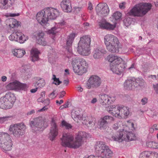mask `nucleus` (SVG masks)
Returning a JSON list of instances; mask_svg holds the SVG:
<instances>
[{
	"mask_svg": "<svg viewBox=\"0 0 158 158\" xmlns=\"http://www.w3.org/2000/svg\"><path fill=\"white\" fill-rule=\"evenodd\" d=\"M77 35V34L72 33L68 36L65 55L69 59L72 58L71 64L74 72L81 75L86 72L88 64L85 59L76 57L72 53V44Z\"/></svg>",
	"mask_w": 158,
	"mask_h": 158,
	"instance_id": "f257e3e1",
	"label": "nucleus"
},
{
	"mask_svg": "<svg viewBox=\"0 0 158 158\" xmlns=\"http://www.w3.org/2000/svg\"><path fill=\"white\" fill-rule=\"evenodd\" d=\"M89 136V135L86 133L80 131L78 132L74 139L72 134H64L61 139V144L65 147L77 148L81 146L83 140Z\"/></svg>",
	"mask_w": 158,
	"mask_h": 158,
	"instance_id": "f03ea898",
	"label": "nucleus"
},
{
	"mask_svg": "<svg viewBox=\"0 0 158 158\" xmlns=\"http://www.w3.org/2000/svg\"><path fill=\"white\" fill-rule=\"evenodd\" d=\"M95 148L96 153L100 156H95L91 155L85 156L83 158H111L113 156V152L103 141L97 142L95 146Z\"/></svg>",
	"mask_w": 158,
	"mask_h": 158,
	"instance_id": "7ed1b4c3",
	"label": "nucleus"
},
{
	"mask_svg": "<svg viewBox=\"0 0 158 158\" xmlns=\"http://www.w3.org/2000/svg\"><path fill=\"white\" fill-rule=\"evenodd\" d=\"M121 129H119L116 135L112 136L110 139L111 141L121 142L123 140L130 141L135 139V135L129 131V127L127 125H123Z\"/></svg>",
	"mask_w": 158,
	"mask_h": 158,
	"instance_id": "20e7f679",
	"label": "nucleus"
},
{
	"mask_svg": "<svg viewBox=\"0 0 158 158\" xmlns=\"http://www.w3.org/2000/svg\"><path fill=\"white\" fill-rule=\"evenodd\" d=\"M107 59L110 62V70L114 73L120 75L125 68L124 65L121 63L123 61L122 59L117 56L113 55H108Z\"/></svg>",
	"mask_w": 158,
	"mask_h": 158,
	"instance_id": "39448f33",
	"label": "nucleus"
},
{
	"mask_svg": "<svg viewBox=\"0 0 158 158\" xmlns=\"http://www.w3.org/2000/svg\"><path fill=\"white\" fill-rule=\"evenodd\" d=\"M104 43L106 49L112 53H118L121 45L119 43L118 38L111 34H107L104 38Z\"/></svg>",
	"mask_w": 158,
	"mask_h": 158,
	"instance_id": "423d86ee",
	"label": "nucleus"
},
{
	"mask_svg": "<svg viewBox=\"0 0 158 158\" xmlns=\"http://www.w3.org/2000/svg\"><path fill=\"white\" fill-rule=\"evenodd\" d=\"M107 111L114 116L127 118L130 114L129 108L121 105H112L106 108Z\"/></svg>",
	"mask_w": 158,
	"mask_h": 158,
	"instance_id": "0eeeda50",
	"label": "nucleus"
},
{
	"mask_svg": "<svg viewBox=\"0 0 158 158\" xmlns=\"http://www.w3.org/2000/svg\"><path fill=\"white\" fill-rule=\"evenodd\" d=\"M91 39L89 35L81 37L78 44L77 51L79 53L84 56H88L91 53L90 44Z\"/></svg>",
	"mask_w": 158,
	"mask_h": 158,
	"instance_id": "6e6552de",
	"label": "nucleus"
},
{
	"mask_svg": "<svg viewBox=\"0 0 158 158\" xmlns=\"http://www.w3.org/2000/svg\"><path fill=\"white\" fill-rule=\"evenodd\" d=\"M150 4L141 3L135 5L129 12L130 15L141 17L145 15L151 9Z\"/></svg>",
	"mask_w": 158,
	"mask_h": 158,
	"instance_id": "1a4fd4ad",
	"label": "nucleus"
},
{
	"mask_svg": "<svg viewBox=\"0 0 158 158\" xmlns=\"http://www.w3.org/2000/svg\"><path fill=\"white\" fill-rule=\"evenodd\" d=\"M16 100V97L13 94L6 93L0 98V107L3 109H8L12 108Z\"/></svg>",
	"mask_w": 158,
	"mask_h": 158,
	"instance_id": "9d476101",
	"label": "nucleus"
},
{
	"mask_svg": "<svg viewBox=\"0 0 158 158\" xmlns=\"http://www.w3.org/2000/svg\"><path fill=\"white\" fill-rule=\"evenodd\" d=\"M13 143L10 135L6 133H0V148L6 152L12 149Z\"/></svg>",
	"mask_w": 158,
	"mask_h": 158,
	"instance_id": "9b49d317",
	"label": "nucleus"
},
{
	"mask_svg": "<svg viewBox=\"0 0 158 158\" xmlns=\"http://www.w3.org/2000/svg\"><path fill=\"white\" fill-rule=\"evenodd\" d=\"M44 119L42 117L36 118L30 121V125L32 131L37 133L42 131L45 128Z\"/></svg>",
	"mask_w": 158,
	"mask_h": 158,
	"instance_id": "f8f14e48",
	"label": "nucleus"
},
{
	"mask_svg": "<svg viewBox=\"0 0 158 158\" xmlns=\"http://www.w3.org/2000/svg\"><path fill=\"white\" fill-rule=\"evenodd\" d=\"M26 129V126L24 124L20 123L10 125L9 130L10 134L18 137L24 135Z\"/></svg>",
	"mask_w": 158,
	"mask_h": 158,
	"instance_id": "ddd939ff",
	"label": "nucleus"
},
{
	"mask_svg": "<svg viewBox=\"0 0 158 158\" xmlns=\"http://www.w3.org/2000/svg\"><path fill=\"white\" fill-rule=\"evenodd\" d=\"M28 87V85L26 84L21 83L17 80L9 83L6 86V88L7 90L16 91H25Z\"/></svg>",
	"mask_w": 158,
	"mask_h": 158,
	"instance_id": "4468645a",
	"label": "nucleus"
},
{
	"mask_svg": "<svg viewBox=\"0 0 158 158\" xmlns=\"http://www.w3.org/2000/svg\"><path fill=\"white\" fill-rule=\"evenodd\" d=\"M101 79L98 76L92 75L88 79L85 84V87L88 89L98 88L101 85Z\"/></svg>",
	"mask_w": 158,
	"mask_h": 158,
	"instance_id": "2eb2a0df",
	"label": "nucleus"
},
{
	"mask_svg": "<svg viewBox=\"0 0 158 158\" xmlns=\"http://www.w3.org/2000/svg\"><path fill=\"white\" fill-rule=\"evenodd\" d=\"M9 38L11 41H15L23 44L28 39V37L20 31H16L13 32L9 36Z\"/></svg>",
	"mask_w": 158,
	"mask_h": 158,
	"instance_id": "dca6fc26",
	"label": "nucleus"
},
{
	"mask_svg": "<svg viewBox=\"0 0 158 158\" xmlns=\"http://www.w3.org/2000/svg\"><path fill=\"white\" fill-rule=\"evenodd\" d=\"M51 126L48 136L50 140L53 141L58 135L59 130L58 126L57 125L55 121L53 118H52Z\"/></svg>",
	"mask_w": 158,
	"mask_h": 158,
	"instance_id": "f3484780",
	"label": "nucleus"
},
{
	"mask_svg": "<svg viewBox=\"0 0 158 158\" xmlns=\"http://www.w3.org/2000/svg\"><path fill=\"white\" fill-rule=\"evenodd\" d=\"M97 14L102 17L107 15L109 12V9L108 5L106 3L99 4L96 7Z\"/></svg>",
	"mask_w": 158,
	"mask_h": 158,
	"instance_id": "a211bd4d",
	"label": "nucleus"
},
{
	"mask_svg": "<svg viewBox=\"0 0 158 158\" xmlns=\"http://www.w3.org/2000/svg\"><path fill=\"white\" fill-rule=\"evenodd\" d=\"M44 9L48 19H55L59 15L60 12L56 9L47 7Z\"/></svg>",
	"mask_w": 158,
	"mask_h": 158,
	"instance_id": "6ab92c4d",
	"label": "nucleus"
},
{
	"mask_svg": "<svg viewBox=\"0 0 158 158\" xmlns=\"http://www.w3.org/2000/svg\"><path fill=\"white\" fill-rule=\"evenodd\" d=\"M44 9L39 12L36 16V19L41 25L44 26L48 23V20Z\"/></svg>",
	"mask_w": 158,
	"mask_h": 158,
	"instance_id": "aec40b11",
	"label": "nucleus"
},
{
	"mask_svg": "<svg viewBox=\"0 0 158 158\" xmlns=\"http://www.w3.org/2000/svg\"><path fill=\"white\" fill-rule=\"evenodd\" d=\"M100 28L109 31L113 30L115 28L116 24H112L107 22L105 19H102L98 23Z\"/></svg>",
	"mask_w": 158,
	"mask_h": 158,
	"instance_id": "412c9836",
	"label": "nucleus"
},
{
	"mask_svg": "<svg viewBox=\"0 0 158 158\" xmlns=\"http://www.w3.org/2000/svg\"><path fill=\"white\" fill-rule=\"evenodd\" d=\"M114 120V118L112 116L106 115L101 118L98 120V124L101 129H105L108 123Z\"/></svg>",
	"mask_w": 158,
	"mask_h": 158,
	"instance_id": "4be33fe9",
	"label": "nucleus"
},
{
	"mask_svg": "<svg viewBox=\"0 0 158 158\" xmlns=\"http://www.w3.org/2000/svg\"><path fill=\"white\" fill-rule=\"evenodd\" d=\"M71 116L72 118L76 121V120L82 121V123L84 125H87V119L88 117L85 116L84 114H79L78 112L77 111H73L71 113Z\"/></svg>",
	"mask_w": 158,
	"mask_h": 158,
	"instance_id": "5701e85b",
	"label": "nucleus"
},
{
	"mask_svg": "<svg viewBox=\"0 0 158 158\" xmlns=\"http://www.w3.org/2000/svg\"><path fill=\"white\" fill-rule=\"evenodd\" d=\"M99 98L101 102L105 104H111L115 101L116 99L115 96H109L105 94H100Z\"/></svg>",
	"mask_w": 158,
	"mask_h": 158,
	"instance_id": "b1692460",
	"label": "nucleus"
},
{
	"mask_svg": "<svg viewBox=\"0 0 158 158\" xmlns=\"http://www.w3.org/2000/svg\"><path fill=\"white\" fill-rule=\"evenodd\" d=\"M65 22L64 20L61 21L56 24L54 27L48 30L47 31L48 34L53 35H56L60 31V28L65 25Z\"/></svg>",
	"mask_w": 158,
	"mask_h": 158,
	"instance_id": "393cba45",
	"label": "nucleus"
},
{
	"mask_svg": "<svg viewBox=\"0 0 158 158\" xmlns=\"http://www.w3.org/2000/svg\"><path fill=\"white\" fill-rule=\"evenodd\" d=\"M60 5L64 12L68 13L71 11L72 7L70 0H62Z\"/></svg>",
	"mask_w": 158,
	"mask_h": 158,
	"instance_id": "a878e982",
	"label": "nucleus"
},
{
	"mask_svg": "<svg viewBox=\"0 0 158 158\" xmlns=\"http://www.w3.org/2000/svg\"><path fill=\"white\" fill-rule=\"evenodd\" d=\"M106 51L104 48H95L93 52V56L95 60H98L102 58L103 54H106Z\"/></svg>",
	"mask_w": 158,
	"mask_h": 158,
	"instance_id": "bb28decb",
	"label": "nucleus"
},
{
	"mask_svg": "<svg viewBox=\"0 0 158 158\" xmlns=\"http://www.w3.org/2000/svg\"><path fill=\"white\" fill-rule=\"evenodd\" d=\"M40 53V52L37 49L33 48L31 51L30 55L31 61L35 62L38 60Z\"/></svg>",
	"mask_w": 158,
	"mask_h": 158,
	"instance_id": "cd10ccee",
	"label": "nucleus"
},
{
	"mask_svg": "<svg viewBox=\"0 0 158 158\" xmlns=\"http://www.w3.org/2000/svg\"><path fill=\"white\" fill-rule=\"evenodd\" d=\"M124 88L127 89H131L135 88L133 78L127 79L124 83Z\"/></svg>",
	"mask_w": 158,
	"mask_h": 158,
	"instance_id": "c85d7f7f",
	"label": "nucleus"
},
{
	"mask_svg": "<svg viewBox=\"0 0 158 158\" xmlns=\"http://www.w3.org/2000/svg\"><path fill=\"white\" fill-rule=\"evenodd\" d=\"M14 56L17 58H21L25 54V51L22 49H14L12 50Z\"/></svg>",
	"mask_w": 158,
	"mask_h": 158,
	"instance_id": "c756f323",
	"label": "nucleus"
},
{
	"mask_svg": "<svg viewBox=\"0 0 158 158\" xmlns=\"http://www.w3.org/2000/svg\"><path fill=\"white\" fill-rule=\"evenodd\" d=\"M14 3L13 0H1V5L2 9H7L12 6Z\"/></svg>",
	"mask_w": 158,
	"mask_h": 158,
	"instance_id": "7c9ffc66",
	"label": "nucleus"
},
{
	"mask_svg": "<svg viewBox=\"0 0 158 158\" xmlns=\"http://www.w3.org/2000/svg\"><path fill=\"white\" fill-rule=\"evenodd\" d=\"M36 37L37 42L39 44L45 46L46 42L44 38V33L42 32H39L37 34Z\"/></svg>",
	"mask_w": 158,
	"mask_h": 158,
	"instance_id": "2f4dec72",
	"label": "nucleus"
},
{
	"mask_svg": "<svg viewBox=\"0 0 158 158\" xmlns=\"http://www.w3.org/2000/svg\"><path fill=\"white\" fill-rule=\"evenodd\" d=\"M133 80L135 88L143 86L144 83V80L140 78L136 79L133 78Z\"/></svg>",
	"mask_w": 158,
	"mask_h": 158,
	"instance_id": "473e14b6",
	"label": "nucleus"
},
{
	"mask_svg": "<svg viewBox=\"0 0 158 158\" xmlns=\"http://www.w3.org/2000/svg\"><path fill=\"white\" fill-rule=\"evenodd\" d=\"M147 145L149 148L158 149V143L154 141L149 142L147 143Z\"/></svg>",
	"mask_w": 158,
	"mask_h": 158,
	"instance_id": "72a5a7b5",
	"label": "nucleus"
},
{
	"mask_svg": "<svg viewBox=\"0 0 158 158\" xmlns=\"http://www.w3.org/2000/svg\"><path fill=\"white\" fill-rule=\"evenodd\" d=\"M87 118V122L88 124L86 125L89 127V126H94L95 125L96 120L95 118L93 117H90L88 120V117Z\"/></svg>",
	"mask_w": 158,
	"mask_h": 158,
	"instance_id": "f704fd0d",
	"label": "nucleus"
},
{
	"mask_svg": "<svg viewBox=\"0 0 158 158\" xmlns=\"http://www.w3.org/2000/svg\"><path fill=\"white\" fill-rule=\"evenodd\" d=\"M12 21V23H11L9 24V26L10 28H13L15 27H18L19 25H20V23L19 22L17 21L15 19H11Z\"/></svg>",
	"mask_w": 158,
	"mask_h": 158,
	"instance_id": "c9c22d12",
	"label": "nucleus"
},
{
	"mask_svg": "<svg viewBox=\"0 0 158 158\" xmlns=\"http://www.w3.org/2000/svg\"><path fill=\"white\" fill-rule=\"evenodd\" d=\"M36 84L38 86V88H42L45 86V82L44 79H40L36 82Z\"/></svg>",
	"mask_w": 158,
	"mask_h": 158,
	"instance_id": "e433bc0d",
	"label": "nucleus"
},
{
	"mask_svg": "<svg viewBox=\"0 0 158 158\" xmlns=\"http://www.w3.org/2000/svg\"><path fill=\"white\" fill-rule=\"evenodd\" d=\"M61 125L62 127H64L67 129H71L72 127V126L70 124L64 120L62 122Z\"/></svg>",
	"mask_w": 158,
	"mask_h": 158,
	"instance_id": "4c0bfd02",
	"label": "nucleus"
},
{
	"mask_svg": "<svg viewBox=\"0 0 158 158\" xmlns=\"http://www.w3.org/2000/svg\"><path fill=\"white\" fill-rule=\"evenodd\" d=\"M52 79L54 81L53 83L55 85H59L62 83V82L60 81L59 78H57L56 76L55 75H53Z\"/></svg>",
	"mask_w": 158,
	"mask_h": 158,
	"instance_id": "58836bf2",
	"label": "nucleus"
},
{
	"mask_svg": "<svg viewBox=\"0 0 158 158\" xmlns=\"http://www.w3.org/2000/svg\"><path fill=\"white\" fill-rule=\"evenodd\" d=\"M122 14L118 11H116L112 15L113 17L115 20H118L121 18Z\"/></svg>",
	"mask_w": 158,
	"mask_h": 158,
	"instance_id": "ea45409f",
	"label": "nucleus"
},
{
	"mask_svg": "<svg viewBox=\"0 0 158 158\" xmlns=\"http://www.w3.org/2000/svg\"><path fill=\"white\" fill-rule=\"evenodd\" d=\"M148 152H149L150 154L148 155L149 157H150L151 158H152V157L154 156L156 158H157L158 156V154L157 152H155L151 151H147Z\"/></svg>",
	"mask_w": 158,
	"mask_h": 158,
	"instance_id": "a19ab883",
	"label": "nucleus"
},
{
	"mask_svg": "<svg viewBox=\"0 0 158 158\" xmlns=\"http://www.w3.org/2000/svg\"><path fill=\"white\" fill-rule=\"evenodd\" d=\"M150 154L147 151H145L141 153L139 156V158H148V155Z\"/></svg>",
	"mask_w": 158,
	"mask_h": 158,
	"instance_id": "79ce46f5",
	"label": "nucleus"
},
{
	"mask_svg": "<svg viewBox=\"0 0 158 158\" xmlns=\"http://www.w3.org/2000/svg\"><path fill=\"white\" fill-rule=\"evenodd\" d=\"M57 95V94L56 92V91L54 90L52 93L49 94V97L52 99H53Z\"/></svg>",
	"mask_w": 158,
	"mask_h": 158,
	"instance_id": "37998d69",
	"label": "nucleus"
},
{
	"mask_svg": "<svg viewBox=\"0 0 158 158\" xmlns=\"http://www.w3.org/2000/svg\"><path fill=\"white\" fill-rule=\"evenodd\" d=\"M20 14L19 13H9L6 14V16L7 17H14L16 16H18L20 15Z\"/></svg>",
	"mask_w": 158,
	"mask_h": 158,
	"instance_id": "c03bdc74",
	"label": "nucleus"
},
{
	"mask_svg": "<svg viewBox=\"0 0 158 158\" xmlns=\"http://www.w3.org/2000/svg\"><path fill=\"white\" fill-rule=\"evenodd\" d=\"M148 98L144 97L142 99L141 101V104L142 105H145L148 103Z\"/></svg>",
	"mask_w": 158,
	"mask_h": 158,
	"instance_id": "a18cd8bd",
	"label": "nucleus"
},
{
	"mask_svg": "<svg viewBox=\"0 0 158 158\" xmlns=\"http://www.w3.org/2000/svg\"><path fill=\"white\" fill-rule=\"evenodd\" d=\"M9 118L8 116L0 117V123H2L6 121H7Z\"/></svg>",
	"mask_w": 158,
	"mask_h": 158,
	"instance_id": "49530a36",
	"label": "nucleus"
},
{
	"mask_svg": "<svg viewBox=\"0 0 158 158\" xmlns=\"http://www.w3.org/2000/svg\"><path fill=\"white\" fill-rule=\"evenodd\" d=\"M130 18L127 19L126 20H124V22L125 25L127 27L130 25L131 23V22L129 20L130 19Z\"/></svg>",
	"mask_w": 158,
	"mask_h": 158,
	"instance_id": "de8ad7c7",
	"label": "nucleus"
},
{
	"mask_svg": "<svg viewBox=\"0 0 158 158\" xmlns=\"http://www.w3.org/2000/svg\"><path fill=\"white\" fill-rule=\"evenodd\" d=\"M74 12L76 13H77L82 10V8L80 7H76L74 8Z\"/></svg>",
	"mask_w": 158,
	"mask_h": 158,
	"instance_id": "09e8293b",
	"label": "nucleus"
},
{
	"mask_svg": "<svg viewBox=\"0 0 158 158\" xmlns=\"http://www.w3.org/2000/svg\"><path fill=\"white\" fill-rule=\"evenodd\" d=\"M153 87L156 93L158 94V83L154 84Z\"/></svg>",
	"mask_w": 158,
	"mask_h": 158,
	"instance_id": "8fccbe9b",
	"label": "nucleus"
},
{
	"mask_svg": "<svg viewBox=\"0 0 158 158\" xmlns=\"http://www.w3.org/2000/svg\"><path fill=\"white\" fill-rule=\"evenodd\" d=\"M48 109V106H45L42 109L38 110V112H40L44 111L47 110Z\"/></svg>",
	"mask_w": 158,
	"mask_h": 158,
	"instance_id": "3c124183",
	"label": "nucleus"
},
{
	"mask_svg": "<svg viewBox=\"0 0 158 158\" xmlns=\"http://www.w3.org/2000/svg\"><path fill=\"white\" fill-rule=\"evenodd\" d=\"M121 122H120L119 121V122L117 123H115L114 124L113 126V128L114 130H117L118 128V123H121Z\"/></svg>",
	"mask_w": 158,
	"mask_h": 158,
	"instance_id": "603ef678",
	"label": "nucleus"
},
{
	"mask_svg": "<svg viewBox=\"0 0 158 158\" xmlns=\"http://www.w3.org/2000/svg\"><path fill=\"white\" fill-rule=\"evenodd\" d=\"M65 92L64 91H62L60 92L59 94V98H62L65 95Z\"/></svg>",
	"mask_w": 158,
	"mask_h": 158,
	"instance_id": "864d4df0",
	"label": "nucleus"
},
{
	"mask_svg": "<svg viewBox=\"0 0 158 158\" xmlns=\"http://www.w3.org/2000/svg\"><path fill=\"white\" fill-rule=\"evenodd\" d=\"M44 103L45 106H48L50 103V101L49 99L47 98L44 100Z\"/></svg>",
	"mask_w": 158,
	"mask_h": 158,
	"instance_id": "5fc2aeb1",
	"label": "nucleus"
},
{
	"mask_svg": "<svg viewBox=\"0 0 158 158\" xmlns=\"http://www.w3.org/2000/svg\"><path fill=\"white\" fill-rule=\"evenodd\" d=\"M125 4V2H123L120 3L119 5V8L121 9H124L125 7L124 5Z\"/></svg>",
	"mask_w": 158,
	"mask_h": 158,
	"instance_id": "6e6d98bb",
	"label": "nucleus"
},
{
	"mask_svg": "<svg viewBox=\"0 0 158 158\" xmlns=\"http://www.w3.org/2000/svg\"><path fill=\"white\" fill-rule=\"evenodd\" d=\"M24 75L27 76V78L30 77L31 75V73L30 72H26L24 73Z\"/></svg>",
	"mask_w": 158,
	"mask_h": 158,
	"instance_id": "4d7b16f0",
	"label": "nucleus"
},
{
	"mask_svg": "<svg viewBox=\"0 0 158 158\" xmlns=\"http://www.w3.org/2000/svg\"><path fill=\"white\" fill-rule=\"evenodd\" d=\"M88 8L90 10H91L93 9L92 5L91 3L90 2H89L88 4Z\"/></svg>",
	"mask_w": 158,
	"mask_h": 158,
	"instance_id": "13d9d810",
	"label": "nucleus"
},
{
	"mask_svg": "<svg viewBox=\"0 0 158 158\" xmlns=\"http://www.w3.org/2000/svg\"><path fill=\"white\" fill-rule=\"evenodd\" d=\"M37 101L38 102H43L44 101V98L40 97L38 98Z\"/></svg>",
	"mask_w": 158,
	"mask_h": 158,
	"instance_id": "bf43d9fd",
	"label": "nucleus"
},
{
	"mask_svg": "<svg viewBox=\"0 0 158 158\" xmlns=\"http://www.w3.org/2000/svg\"><path fill=\"white\" fill-rule=\"evenodd\" d=\"M152 127L154 128V130H158V125L156 124H155L153 125Z\"/></svg>",
	"mask_w": 158,
	"mask_h": 158,
	"instance_id": "052dcab7",
	"label": "nucleus"
},
{
	"mask_svg": "<svg viewBox=\"0 0 158 158\" xmlns=\"http://www.w3.org/2000/svg\"><path fill=\"white\" fill-rule=\"evenodd\" d=\"M38 88H35L33 89L30 90V92L31 93H35L37 90Z\"/></svg>",
	"mask_w": 158,
	"mask_h": 158,
	"instance_id": "680f3d73",
	"label": "nucleus"
},
{
	"mask_svg": "<svg viewBox=\"0 0 158 158\" xmlns=\"http://www.w3.org/2000/svg\"><path fill=\"white\" fill-rule=\"evenodd\" d=\"M97 101V99L96 98H93L91 100V102L92 104H94Z\"/></svg>",
	"mask_w": 158,
	"mask_h": 158,
	"instance_id": "e2e57ef3",
	"label": "nucleus"
},
{
	"mask_svg": "<svg viewBox=\"0 0 158 158\" xmlns=\"http://www.w3.org/2000/svg\"><path fill=\"white\" fill-rule=\"evenodd\" d=\"M63 83L64 85H67L69 83V81L68 80H64L63 81Z\"/></svg>",
	"mask_w": 158,
	"mask_h": 158,
	"instance_id": "0e129e2a",
	"label": "nucleus"
},
{
	"mask_svg": "<svg viewBox=\"0 0 158 158\" xmlns=\"http://www.w3.org/2000/svg\"><path fill=\"white\" fill-rule=\"evenodd\" d=\"M1 79L2 81L5 82L6 81L7 78L5 76H3L2 77Z\"/></svg>",
	"mask_w": 158,
	"mask_h": 158,
	"instance_id": "69168bd1",
	"label": "nucleus"
},
{
	"mask_svg": "<svg viewBox=\"0 0 158 158\" xmlns=\"http://www.w3.org/2000/svg\"><path fill=\"white\" fill-rule=\"evenodd\" d=\"M45 94V91L42 92L41 93V97L44 98Z\"/></svg>",
	"mask_w": 158,
	"mask_h": 158,
	"instance_id": "338daca9",
	"label": "nucleus"
},
{
	"mask_svg": "<svg viewBox=\"0 0 158 158\" xmlns=\"http://www.w3.org/2000/svg\"><path fill=\"white\" fill-rule=\"evenodd\" d=\"M154 128H153L152 127L150 128L149 129V131L151 133H152L154 132Z\"/></svg>",
	"mask_w": 158,
	"mask_h": 158,
	"instance_id": "774afa93",
	"label": "nucleus"
}]
</instances>
